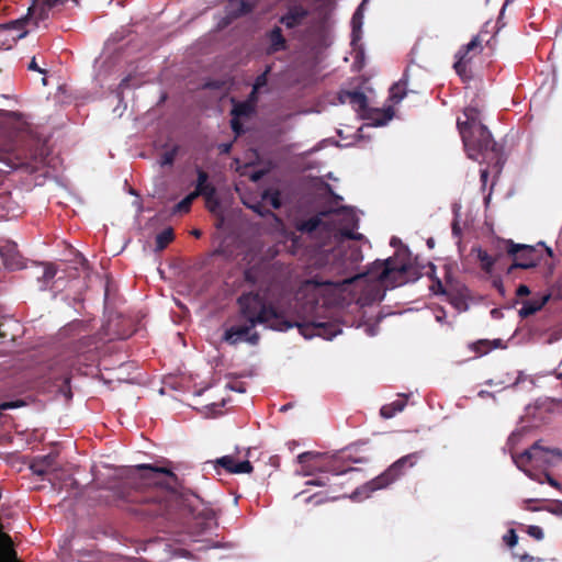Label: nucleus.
<instances>
[{"label": "nucleus", "mask_w": 562, "mask_h": 562, "mask_svg": "<svg viewBox=\"0 0 562 562\" xmlns=\"http://www.w3.org/2000/svg\"><path fill=\"white\" fill-rule=\"evenodd\" d=\"M238 304L240 307L239 323L227 328L223 336V340L229 345H236L241 341L256 345L259 340V335L252 331V329L258 324L279 331L296 326L300 334L307 339L314 336L333 339L341 333L338 325L329 323H291L282 314L278 313L274 307L267 305L258 293L241 295L238 299Z\"/></svg>", "instance_id": "1"}, {"label": "nucleus", "mask_w": 562, "mask_h": 562, "mask_svg": "<svg viewBox=\"0 0 562 562\" xmlns=\"http://www.w3.org/2000/svg\"><path fill=\"white\" fill-rule=\"evenodd\" d=\"M406 265L396 263L392 258L376 260L362 278V290L358 297L361 306L383 300L385 291L406 282Z\"/></svg>", "instance_id": "2"}, {"label": "nucleus", "mask_w": 562, "mask_h": 562, "mask_svg": "<svg viewBox=\"0 0 562 562\" xmlns=\"http://www.w3.org/2000/svg\"><path fill=\"white\" fill-rule=\"evenodd\" d=\"M464 116V121L458 120V128L468 157L488 162L497 156L496 144L490 131L481 123L477 109L467 108Z\"/></svg>", "instance_id": "3"}, {"label": "nucleus", "mask_w": 562, "mask_h": 562, "mask_svg": "<svg viewBox=\"0 0 562 562\" xmlns=\"http://www.w3.org/2000/svg\"><path fill=\"white\" fill-rule=\"evenodd\" d=\"M359 217L350 207H339L319 212L301 225L303 232L324 231L333 234L335 237H346L349 239H361L362 235L355 233L358 227Z\"/></svg>", "instance_id": "4"}, {"label": "nucleus", "mask_w": 562, "mask_h": 562, "mask_svg": "<svg viewBox=\"0 0 562 562\" xmlns=\"http://www.w3.org/2000/svg\"><path fill=\"white\" fill-rule=\"evenodd\" d=\"M514 463L518 469L531 480H537L536 475L528 469L531 464L535 468L547 471L562 461V452L559 449H550L541 445V441L535 442L529 449L520 454H513Z\"/></svg>", "instance_id": "5"}, {"label": "nucleus", "mask_w": 562, "mask_h": 562, "mask_svg": "<svg viewBox=\"0 0 562 562\" xmlns=\"http://www.w3.org/2000/svg\"><path fill=\"white\" fill-rule=\"evenodd\" d=\"M418 457V453H412L402 457L381 475L376 476L375 479L371 480L355 491L351 495V498H367L372 492L386 487L403 474L404 469L414 467Z\"/></svg>", "instance_id": "6"}, {"label": "nucleus", "mask_w": 562, "mask_h": 562, "mask_svg": "<svg viewBox=\"0 0 562 562\" xmlns=\"http://www.w3.org/2000/svg\"><path fill=\"white\" fill-rule=\"evenodd\" d=\"M127 477L132 480H140L142 485L159 486L170 492H176L178 486L177 476L166 468L153 467L149 464H138L126 470Z\"/></svg>", "instance_id": "7"}, {"label": "nucleus", "mask_w": 562, "mask_h": 562, "mask_svg": "<svg viewBox=\"0 0 562 562\" xmlns=\"http://www.w3.org/2000/svg\"><path fill=\"white\" fill-rule=\"evenodd\" d=\"M533 251L535 247L532 246L512 243L508 252L516 256V262L510 270L513 268L528 269L535 267L538 260L531 256Z\"/></svg>", "instance_id": "8"}, {"label": "nucleus", "mask_w": 562, "mask_h": 562, "mask_svg": "<svg viewBox=\"0 0 562 562\" xmlns=\"http://www.w3.org/2000/svg\"><path fill=\"white\" fill-rule=\"evenodd\" d=\"M215 463L223 467L229 473L235 474L251 473L254 469L248 460L237 462L233 456L218 458Z\"/></svg>", "instance_id": "9"}, {"label": "nucleus", "mask_w": 562, "mask_h": 562, "mask_svg": "<svg viewBox=\"0 0 562 562\" xmlns=\"http://www.w3.org/2000/svg\"><path fill=\"white\" fill-rule=\"evenodd\" d=\"M341 103H349L356 111H366L368 105L367 97L361 91H344L339 94Z\"/></svg>", "instance_id": "10"}, {"label": "nucleus", "mask_w": 562, "mask_h": 562, "mask_svg": "<svg viewBox=\"0 0 562 562\" xmlns=\"http://www.w3.org/2000/svg\"><path fill=\"white\" fill-rule=\"evenodd\" d=\"M549 299L550 294H544L539 297H532L531 300L524 301L522 306L518 312L519 316L525 318L533 315L546 305Z\"/></svg>", "instance_id": "11"}, {"label": "nucleus", "mask_w": 562, "mask_h": 562, "mask_svg": "<svg viewBox=\"0 0 562 562\" xmlns=\"http://www.w3.org/2000/svg\"><path fill=\"white\" fill-rule=\"evenodd\" d=\"M55 459V454H47L36 458L31 464L32 472L36 475L47 474L53 469Z\"/></svg>", "instance_id": "12"}, {"label": "nucleus", "mask_w": 562, "mask_h": 562, "mask_svg": "<svg viewBox=\"0 0 562 562\" xmlns=\"http://www.w3.org/2000/svg\"><path fill=\"white\" fill-rule=\"evenodd\" d=\"M306 15L307 11L305 9L302 7H293L284 16H282L281 23H283L286 27L292 29L299 25Z\"/></svg>", "instance_id": "13"}, {"label": "nucleus", "mask_w": 562, "mask_h": 562, "mask_svg": "<svg viewBox=\"0 0 562 562\" xmlns=\"http://www.w3.org/2000/svg\"><path fill=\"white\" fill-rule=\"evenodd\" d=\"M322 456L323 454L318 453V452H303V453L299 454L297 462L300 464H302V471L300 472V474L303 476H308V475H312L315 471L327 472V469H325V468H319V469L315 470L307 465L308 461L317 459Z\"/></svg>", "instance_id": "14"}, {"label": "nucleus", "mask_w": 562, "mask_h": 562, "mask_svg": "<svg viewBox=\"0 0 562 562\" xmlns=\"http://www.w3.org/2000/svg\"><path fill=\"white\" fill-rule=\"evenodd\" d=\"M198 180H196V187L195 190L192 192L196 194V196L203 195V194H211L212 191L215 189V187L209 182V176L205 171L202 169H198Z\"/></svg>", "instance_id": "15"}, {"label": "nucleus", "mask_w": 562, "mask_h": 562, "mask_svg": "<svg viewBox=\"0 0 562 562\" xmlns=\"http://www.w3.org/2000/svg\"><path fill=\"white\" fill-rule=\"evenodd\" d=\"M406 405L404 397L397 398L381 407L380 414L383 418H392L396 413L402 412Z\"/></svg>", "instance_id": "16"}, {"label": "nucleus", "mask_w": 562, "mask_h": 562, "mask_svg": "<svg viewBox=\"0 0 562 562\" xmlns=\"http://www.w3.org/2000/svg\"><path fill=\"white\" fill-rule=\"evenodd\" d=\"M251 108L247 103H239L234 106L232 114L234 115L232 120V128L239 134L240 133V125L238 122V116L247 115L250 112Z\"/></svg>", "instance_id": "17"}, {"label": "nucleus", "mask_w": 562, "mask_h": 562, "mask_svg": "<svg viewBox=\"0 0 562 562\" xmlns=\"http://www.w3.org/2000/svg\"><path fill=\"white\" fill-rule=\"evenodd\" d=\"M18 255L16 244L8 243L3 247L0 248V256L4 259V262L14 268L15 256Z\"/></svg>", "instance_id": "18"}, {"label": "nucleus", "mask_w": 562, "mask_h": 562, "mask_svg": "<svg viewBox=\"0 0 562 562\" xmlns=\"http://www.w3.org/2000/svg\"><path fill=\"white\" fill-rule=\"evenodd\" d=\"M196 516L203 520L204 529H212L216 526V513L213 508L204 507Z\"/></svg>", "instance_id": "19"}, {"label": "nucleus", "mask_w": 562, "mask_h": 562, "mask_svg": "<svg viewBox=\"0 0 562 562\" xmlns=\"http://www.w3.org/2000/svg\"><path fill=\"white\" fill-rule=\"evenodd\" d=\"M476 251V257L481 262V267L484 271L491 272L494 266V259L482 248L477 247L474 249Z\"/></svg>", "instance_id": "20"}, {"label": "nucleus", "mask_w": 562, "mask_h": 562, "mask_svg": "<svg viewBox=\"0 0 562 562\" xmlns=\"http://www.w3.org/2000/svg\"><path fill=\"white\" fill-rule=\"evenodd\" d=\"M405 86H406V81L405 80H401V81H398L397 83H394L391 87V89H390V98H391V100L393 102L398 103L400 101L403 100V98L406 94Z\"/></svg>", "instance_id": "21"}, {"label": "nucleus", "mask_w": 562, "mask_h": 562, "mask_svg": "<svg viewBox=\"0 0 562 562\" xmlns=\"http://www.w3.org/2000/svg\"><path fill=\"white\" fill-rule=\"evenodd\" d=\"M173 238L171 228H167L156 236V250H162Z\"/></svg>", "instance_id": "22"}, {"label": "nucleus", "mask_w": 562, "mask_h": 562, "mask_svg": "<svg viewBox=\"0 0 562 562\" xmlns=\"http://www.w3.org/2000/svg\"><path fill=\"white\" fill-rule=\"evenodd\" d=\"M367 0H363L361 2V4L359 5V8L357 9V11L353 13V16H352V20H351V24H352V34H353V41L356 40V34L357 32L361 29L362 26V20H363V13H362V8L363 5L366 4Z\"/></svg>", "instance_id": "23"}, {"label": "nucleus", "mask_w": 562, "mask_h": 562, "mask_svg": "<svg viewBox=\"0 0 562 562\" xmlns=\"http://www.w3.org/2000/svg\"><path fill=\"white\" fill-rule=\"evenodd\" d=\"M67 0H44L43 1V5L42 8L40 9V12H38V18L40 19H46L47 15H48V11L56 7V5H59V4H63L65 3Z\"/></svg>", "instance_id": "24"}, {"label": "nucleus", "mask_w": 562, "mask_h": 562, "mask_svg": "<svg viewBox=\"0 0 562 562\" xmlns=\"http://www.w3.org/2000/svg\"><path fill=\"white\" fill-rule=\"evenodd\" d=\"M263 200L271 204L274 209H279L282 204L280 193L277 190H268L263 194Z\"/></svg>", "instance_id": "25"}, {"label": "nucleus", "mask_w": 562, "mask_h": 562, "mask_svg": "<svg viewBox=\"0 0 562 562\" xmlns=\"http://www.w3.org/2000/svg\"><path fill=\"white\" fill-rule=\"evenodd\" d=\"M205 199V205L212 213H215L220 206L218 200L216 198V190L214 189L211 194H203Z\"/></svg>", "instance_id": "26"}, {"label": "nucleus", "mask_w": 562, "mask_h": 562, "mask_svg": "<svg viewBox=\"0 0 562 562\" xmlns=\"http://www.w3.org/2000/svg\"><path fill=\"white\" fill-rule=\"evenodd\" d=\"M196 198V194L191 192L175 206V212H188L193 200Z\"/></svg>", "instance_id": "27"}, {"label": "nucleus", "mask_w": 562, "mask_h": 562, "mask_svg": "<svg viewBox=\"0 0 562 562\" xmlns=\"http://www.w3.org/2000/svg\"><path fill=\"white\" fill-rule=\"evenodd\" d=\"M57 273L56 268L52 263L43 265V274L41 279L44 283H48Z\"/></svg>", "instance_id": "28"}, {"label": "nucleus", "mask_w": 562, "mask_h": 562, "mask_svg": "<svg viewBox=\"0 0 562 562\" xmlns=\"http://www.w3.org/2000/svg\"><path fill=\"white\" fill-rule=\"evenodd\" d=\"M271 43L274 49H279L283 43V38L281 35V31L279 29L272 31L271 33Z\"/></svg>", "instance_id": "29"}, {"label": "nucleus", "mask_w": 562, "mask_h": 562, "mask_svg": "<svg viewBox=\"0 0 562 562\" xmlns=\"http://www.w3.org/2000/svg\"><path fill=\"white\" fill-rule=\"evenodd\" d=\"M175 160V151L173 150H168L166 153L162 154L160 160H159V165L161 167H165V166H170L172 165Z\"/></svg>", "instance_id": "30"}, {"label": "nucleus", "mask_w": 562, "mask_h": 562, "mask_svg": "<svg viewBox=\"0 0 562 562\" xmlns=\"http://www.w3.org/2000/svg\"><path fill=\"white\" fill-rule=\"evenodd\" d=\"M504 541L506 542V544L510 548L515 547L517 544V541H518V537L515 532L514 529H510L505 536H504Z\"/></svg>", "instance_id": "31"}, {"label": "nucleus", "mask_w": 562, "mask_h": 562, "mask_svg": "<svg viewBox=\"0 0 562 562\" xmlns=\"http://www.w3.org/2000/svg\"><path fill=\"white\" fill-rule=\"evenodd\" d=\"M528 535L537 540H542L544 535L539 526H529L527 530Z\"/></svg>", "instance_id": "32"}, {"label": "nucleus", "mask_w": 562, "mask_h": 562, "mask_svg": "<svg viewBox=\"0 0 562 562\" xmlns=\"http://www.w3.org/2000/svg\"><path fill=\"white\" fill-rule=\"evenodd\" d=\"M480 47V41L479 37H473L464 47V49L459 50L458 55H465L470 50Z\"/></svg>", "instance_id": "33"}, {"label": "nucleus", "mask_w": 562, "mask_h": 562, "mask_svg": "<svg viewBox=\"0 0 562 562\" xmlns=\"http://www.w3.org/2000/svg\"><path fill=\"white\" fill-rule=\"evenodd\" d=\"M451 304L459 311H465L468 308L467 302L461 296H454L451 299Z\"/></svg>", "instance_id": "34"}, {"label": "nucleus", "mask_w": 562, "mask_h": 562, "mask_svg": "<svg viewBox=\"0 0 562 562\" xmlns=\"http://www.w3.org/2000/svg\"><path fill=\"white\" fill-rule=\"evenodd\" d=\"M392 116H393V114L390 111L382 113L381 119H373V125L374 126L385 125L389 121H391Z\"/></svg>", "instance_id": "35"}, {"label": "nucleus", "mask_w": 562, "mask_h": 562, "mask_svg": "<svg viewBox=\"0 0 562 562\" xmlns=\"http://www.w3.org/2000/svg\"><path fill=\"white\" fill-rule=\"evenodd\" d=\"M547 510L553 515L562 517V502H554L549 507H547Z\"/></svg>", "instance_id": "36"}, {"label": "nucleus", "mask_w": 562, "mask_h": 562, "mask_svg": "<svg viewBox=\"0 0 562 562\" xmlns=\"http://www.w3.org/2000/svg\"><path fill=\"white\" fill-rule=\"evenodd\" d=\"M363 331L366 335L373 337L378 334L379 327L376 324H366L362 326Z\"/></svg>", "instance_id": "37"}, {"label": "nucleus", "mask_w": 562, "mask_h": 562, "mask_svg": "<svg viewBox=\"0 0 562 562\" xmlns=\"http://www.w3.org/2000/svg\"><path fill=\"white\" fill-rule=\"evenodd\" d=\"M459 59L454 63V69L460 75V76H463V72L465 70V65L463 63V55H459Z\"/></svg>", "instance_id": "38"}, {"label": "nucleus", "mask_w": 562, "mask_h": 562, "mask_svg": "<svg viewBox=\"0 0 562 562\" xmlns=\"http://www.w3.org/2000/svg\"><path fill=\"white\" fill-rule=\"evenodd\" d=\"M21 405H22V402H4V403L0 404V409L1 411L11 409V408L19 407Z\"/></svg>", "instance_id": "39"}, {"label": "nucleus", "mask_w": 562, "mask_h": 562, "mask_svg": "<svg viewBox=\"0 0 562 562\" xmlns=\"http://www.w3.org/2000/svg\"><path fill=\"white\" fill-rule=\"evenodd\" d=\"M529 293H530V290H529V288H528L527 285H525V284H520V285L517 288V290H516V294H517L518 296H526V295H528Z\"/></svg>", "instance_id": "40"}, {"label": "nucleus", "mask_w": 562, "mask_h": 562, "mask_svg": "<svg viewBox=\"0 0 562 562\" xmlns=\"http://www.w3.org/2000/svg\"><path fill=\"white\" fill-rule=\"evenodd\" d=\"M546 481L553 487L559 488L560 484L547 471H544Z\"/></svg>", "instance_id": "41"}, {"label": "nucleus", "mask_w": 562, "mask_h": 562, "mask_svg": "<svg viewBox=\"0 0 562 562\" xmlns=\"http://www.w3.org/2000/svg\"><path fill=\"white\" fill-rule=\"evenodd\" d=\"M131 80H132L131 76H127L124 79H122V81L119 86V89L121 90V92L130 86Z\"/></svg>", "instance_id": "42"}, {"label": "nucleus", "mask_w": 562, "mask_h": 562, "mask_svg": "<svg viewBox=\"0 0 562 562\" xmlns=\"http://www.w3.org/2000/svg\"><path fill=\"white\" fill-rule=\"evenodd\" d=\"M27 68H29L30 70L38 71V72H42V74L44 72V70L37 66V64H36V61H35V58H33V59L30 61V64H29Z\"/></svg>", "instance_id": "43"}, {"label": "nucleus", "mask_w": 562, "mask_h": 562, "mask_svg": "<svg viewBox=\"0 0 562 562\" xmlns=\"http://www.w3.org/2000/svg\"><path fill=\"white\" fill-rule=\"evenodd\" d=\"M306 484L316 485V486H324V485L327 484V482L324 481V480H314V481H308Z\"/></svg>", "instance_id": "44"}, {"label": "nucleus", "mask_w": 562, "mask_h": 562, "mask_svg": "<svg viewBox=\"0 0 562 562\" xmlns=\"http://www.w3.org/2000/svg\"><path fill=\"white\" fill-rule=\"evenodd\" d=\"M487 177H488V171L487 169H482L481 170V180L483 182V186L486 183L487 181Z\"/></svg>", "instance_id": "45"}, {"label": "nucleus", "mask_w": 562, "mask_h": 562, "mask_svg": "<svg viewBox=\"0 0 562 562\" xmlns=\"http://www.w3.org/2000/svg\"><path fill=\"white\" fill-rule=\"evenodd\" d=\"M245 278L249 281V282H255V277L252 276V271L251 270H247L245 272Z\"/></svg>", "instance_id": "46"}, {"label": "nucleus", "mask_w": 562, "mask_h": 562, "mask_svg": "<svg viewBox=\"0 0 562 562\" xmlns=\"http://www.w3.org/2000/svg\"><path fill=\"white\" fill-rule=\"evenodd\" d=\"M446 314L442 312L436 315V321L442 323L445 321Z\"/></svg>", "instance_id": "47"}, {"label": "nucleus", "mask_w": 562, "mask_h": 562, "mask_svg": "<svg viewBox=\"0 0 562 562\" xmlns=\"http://www.w3.org/2000/svg\"><path fill=\"white\" fill-rule=\"evenodd\" d=\"M263 83H265V75H262L261 77H259V78L257 79V82H256L255 88H257V87H259V86H261V85H263Z\"/></svg>", "instance_id": "48"}, {"label": "nucleus", "mask_w": 562, "mask_h": 562, "mask_svg": "<svg viewBox=\"0 0 562 562\" xmlns=\"http://www.w3.org/2000/svg\"><path fill=\"white\" fill-rule=\"evenodd\" d=\"M504 383H506V381H505V380H504V381H501V382H498V383H494V381H493V380L487 381V384H488V385H498V384H504Z\"/></svg>", "instance_id": "49"}, {"label": "nucleus", "mask_w": 562, "mask_h": 562, "mask_svg": "<svg viewBox=\"0 0 562 562\" xmlns=\"http://www.w3.org/2000/svg\"><path fill=\"white\" fill-rule=\"evenodd\" d=\"M192 235L195 236V237H200L201 236V231L194 229V231H192Z\"/></svg>", "instance_id": "50"}, {"label": "nucleus", "mask_w": 562, "mask_h": 562, "mask_svg": "<svg viewBox=\"0 0 562 562\" xmlns=\"http://www.w3.org/2000/svg\"><path fill=\"white\" fill-rule=\"evenodd\" d=\"M427 245L432 248L434 247V240L430 238L427 240Z\"/></svg>", "instance_id": "51"}, {"label": "nucleus", "mask_w": 562, "mask_h": 562, "mask_svg": "<svg viewBox=\"0 0 562 562\" xmlns=\"http://www.w3.org/2000/svg\"><path fill=\"white\" fill-rule=\"evenodd\" d=\"M452 229H453V233H454V234H459V228H458L457 224H454V225H453V228H452Z\"/></svg>", "instance_id": "52"}, {"label": "nucleus", "mask_w": 562, "mask_h": 562, "mask_svg": "<svg viewBox=\"0 0 562 562\" xmlns=\"http://www.w3.org/2000/svg\"><path fill=\"white\" fill-rule=\"evenodd\" d=\"M547 252H548L549 256H552V249L551 248L547 247Z\"/></svg>", "instance_id": "53"}, {"label": "nucleus", "mask_w": 562, "mask_h": 562, "mask_svg": "<svg viewBox=\"0 0 562 562\" xmlns=\"http://www.w3.org/2000/svg\"><path fill=\"white\" fill-rule=\"evenodd\" d=\"M485 394H487V392H485V391H481V392L479 393V395H480V396H485Z\"/></svg>", "instance_id": "54"}, {"label": "nucleus", "mask_w": 562, "mask_h": 562, "mask_svg": "<svg viewBox=\"0 0 562 562\" xmlns=\"http://www.w3.org/2000/svg\"><path fill=\"white\" fill-rule=\"evenodd\" d=\"M284 409H288V406L284 405L281 407V411H284Z\"/></svg>", "instance_id": "55"}, {"label": "nucleus", "mask_w": 562, "mask_h": 562, "mask_svg": "<svg viewBox=\"0 0 562 562\" xmlns=\"http://www.w3.org/2000/svg\"><path fill=\"white\" fill-rule=\"evenodd\" d=\"M11 115H12V116H16V117L19 116V114H18V113H11Z\"/></svg>", "instance_id": "56"}, {"label": "nucleus", "mask_w": 562, "mask_h": 562, "mask_svg": "<svg viewBox=\"0 0 562 562\" xmlns=\"http://www.w3.org/2000/svg\"><path fill=\"white\" fill-rule=\"evenodd\" d=\"M359 259H360V256H359V255H357V256H356V258H355V260L357 261V260H359Z\"/></svg>", "instance_id": "57"}, {"label": "nucleus", "mask_w": 562, "mask_h": 562, "mask_svg": "<svg viewBox=\"0 0 562 562\" xmlns=\"http://www.w3.org/2000/svg\"><path fill=\"white\" fill-rule=\"evenodd\" d=\"M235 390H236V391H238V392H243V391H244V390H243V389H240V387L235 389Z\"/></svg>", "instance_id": "58"}]
</instances>
